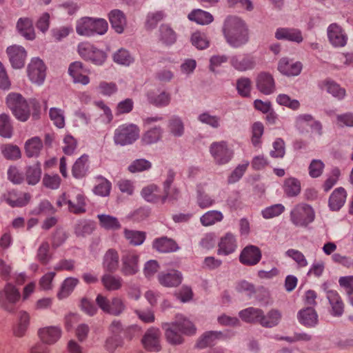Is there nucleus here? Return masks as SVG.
Returning a JSON list of instances; mask_svg holds the SVG:
<instances>
[{"label": "nucleus", "mask_w": 353, "mask_h": 353, "mask_svg": "<svg viewBox=\"0 0 353 353\" xmlns=\"http://www.w3.org/2000/svg\"><path fill=\"white\" fill-rule=\"evenodd\" d=\"M168 129L175 137H181L184 132V125L182 120L178 117H172L168 121Z\"/></svg>", "instance_id": "603ef678"}, {"label": "nucleus", "mask_w": 353, "mask_h": 353, "mask_svg": "<svg viewBox=\"0 0 353 353\" xmlns=\"http://www.w3.org/2000/svg\"><path fill=\"white\" fill-rule=\"evenodd\" d=\"M152 167L150 161L144 159L133 161L128 166V170L132 172H139L149 170Z\"/></svg>", "instance_id": "bf43d9fd"}, {"label": "nucleus", "mask_w": 353, "mask_h": 353, "mask_svg": "<svg viewBox=\"0 0 353 353\" xmlns=\"http://www.w3.org/2000/svg\"><path fill=\"white\" fill-rule=\"evenodd\" d=\"M327 299L330 314L334 316H341L344 312L345 304L339 294L336 290H329Z\"/></svg>", "instance_id": "2eb2a0df"}, {"label": "nucleus", "mask_w": 353, "mask_h": 353, "mask_svg": "<svg viewBox=\"0 0 353 353\" xmlns=\"http://www.w3.org/2000/svg\"><path fill=\"white\" fill-rule=\"evenodd\" d=\"M224 338L221 332H208L198 341L197 346L199 348H205L209 346L214 345L216 342Z\"/></svg>", "instance_id": "473e14b6"}, {"label": "nucleus", "mask_w": 353, "mask_h": 353, "mask_svg": "<svg viewBox=\"0 0 353 353\" xmlns=\"http://www.w3.org/2000/svg\"><path fill=\"white\" fill-rule=\"evenodd\" d=\"M78 52L84 60L90 61L95 65H101L106 59V54L103 51L89 43H81L78 46Z\"/></svg>", "instance_id": "423d86ee"}, {"label": "nucleus", "mask_w": 353, "mask_h": 353, "mask_svg": "<svg viewBox=\"0 0 353 353\" xmlns=\"http://www.w3.org/2000/svg\"><path fill=\"white\" fill-rule=\"evenodd\" d=\"M161 333L159 328L152 327L146 330L141 339L144 348L150 352H159L161 349Z\"/></svg>", "instance_id": "1a4fd4ad"}, {"label": "nucleus", "mask_w": 353, "mask_h": 353, "mask_svg": "<svg viewBox=\"0 0 353 353\" xmlns=\"http://www.w3.org/2000/svg\"><path fill=\"white\" fill-rule=\"evenodd\" d=\"M183 280L181 274L175 270H172L166 273H162L159 276V283L168 288L179 286Z\"/></svg>", "instance_id": "393cba45"}, {"label": "nucleus", "mask_w": 353, "mask_h": 353, "mask_svg": "<svg viewBox=\"0 0 353 353\" xmlns=\"http://www.w3.org/2000/svg\"><path fill=\"white\" fill-rule=\"evenodd\" d=\"M43 148L41 139L38 137H32L25 143V153L29 158L37 157L39 155Z\"/></svg>", "instance_id": "c756f323"}, {"label": "nucleus", "mask_w": 353, "mask_h": 353, "mask_svg": "<svg viewBox=\"0 0 353 353\" xmlns=\"http://www.w3.org/2000/svg\"><path fill=\"white\" fill-rule=\"evenodd\" d=\"M17 29L26 39L33 40L35 38V32L32 20L28 17L19 19L17 23Z\"/></svg>", "instance_id": "a878e982"}, {"label": "nucleus", "mask_w": 353, "mask_h": 353, "mask_svg": "<svg viewBox=\"0 0 353 353\" xmlns=\"http://www.w3.org/2000/svg\"><path fill=\"white\" fill-rule=\"evenodd\" d=\"M1 152L3 157L8 160H17L21 158V150L17 145L6 144L2 145Z\"/></svg>", "instance_id": "864d4df0"}, {"label": "nucleus", "mask_w": 353, "mask_h": 353, "mask_svg": "<svg viewBox=\"0 0 353 353\" xmlns=\"http://www.w3.org/2000/svg\"><path fill=\"white\" fill-rule=\"evenodd\" d=\"M94 222L87 220L79 221L74 225V233L77 236H85L91 234L95 230Z\"/></svg>", "instance_id": "37998d69"}, {"label": "nucleus", "mask_w": 353, "mask_h": 353, "mask_svg": "<svg viewBox=\"0 0 353 353\" xmlns=\"http://www.w3.org/2000/svg\"><path fill=\"white\" fill-rule=\"evenodd\" d=\"M172 323L176 324V327L183 334L192 335L196 332V327L192 322L181 315L177 316L176 321Z\"/></svg>", "instance_id": "4c0bfd02"}, {"label": "nucleus", "mask_w": 353, "mask_h": 353, "mask_svg": "<svg viewBox=\"0 0 353 353\" xmlns=\"http://www.w3.org/2000/svg\"><path fill=\"white\" fill-rule=\"evenodd\" d=\"M68 72L75 83L86 85L90 81L89 77L87 75L89 73V70L84 68L83 63L80 61H75L71 63L68 68Z\"/></svg>", "instance_id": "a211bd4d"}, {"label": "nucleus", "mask_w": 353, "mask_h": 353, "mask_svg": "<svg viewBox=\"0 0 353 353\" xmlns=\"http://www.w3.org/2000/svg\"><path fill=\"white\" fill-rule=\"evenodd\" d=\"M92 18L83 17L79 19L76 26V31L79 35H92Z\"/></svg>", "instance_id": "a18cd8bd"}, {"label": "nucleus", "mask_w": 353, "mask_h": 353, "mask_svg": "<svg viewBox=\"0 0 353 353\" xmlns=\"http://www.w3.org/2000/svg\"><path fill=\"white\" fill-rule=\"evenodd\" d=\"M28 75L30 80L38 85L43 83L46 76V67L43 61L38 57L32 59L28 65Z\"/></svg>", "instance_id": "6e6552de"}, {"label": "nucleus", "mask_w": 353, "mask_h": 353, "mask_svg": "<svg viewBox=\"0 0 353 353\" xmlns=\"http://www.w3.org/2000/svg\"><path fill=\"white\" fill-rule=\"evenodd\" d=\"M21 294L19 290L12 285L8 284L3 291L0 292V304L8 311H12L13 307L10 304H14L19 301Z\"/></svg>", "instance_id": "9b49d317"}, {"label": "nucleus", "mask_w": 353, "mask_h": 353, "mask_svg": "<svg viewBox=\"0 0 353 353\" xmlns=\"http://www.w3.org/2000/svg\"><path fill=\"white\" fill-rule=\"evenodd\" d=\"M159 192V188L157 185L150 184L142 189L141 195L148 202L153 203H161L162 195Z\"/></svg>", "instance_id": "72a5a7b5"}, {"label": "nucleus", "mask_w": 353, "mask_h": 353, "mask_svg": "<svg viewBox=\"0 0 353 353\" xmlns=\"http://www.w3.org/2000/svg\"><path fill=\"white\" fill-rule=\"evenodd\" d=\"M218 245V253L228 255L235 250L236 248V241L232 233L228 232L221 238Z\"/></svg>", "instance_id": "bb28decb"}, {"label": "nucleus", "mask_w": 353, "mask_h": 353, "mask_svg": "<svg viewBox=\"0 0 353 353\" xmlns=\"http://www.w3.org/2000/svg\"><path fill=\"white\" fill-rule=\"evenodd\" d=\"M275 37L279 40H288L296 43L303 41V36L301 30L296 28H280L275 32Z\"/></svg>", "instance_id": "b1692460"}, {"label": "nucleus", "mask_w": 353, "mask_h": 353, "mask_svg": "<svg viewBox=\"0 0 353 353\" xmlns=\"http://www.w3.org/2000/svg\"><path fill=\"white\" fill-rule=\"evenodd\" d=\"M323 83L327 91L334 97L342 99L345 96V90L336 82L331 80H326Z\"/></svg>", "instance_id": "8fccbe9b"}, {"label": "nucleus", "mask_w": 353, "mask_h": 353, "mask_svg": "<svg viewBox=\"0 0 353 353\" xmlns=\"http://www.w3.org/2000/svg\"><path fill=\"white\" fill-rule=\"evenodd\" d=\"M285 211V207L282 204H275L266 208L263 212L265 219H271L277 216Z\"/></svg>", "instance_id": "774afa93"}, {"label": "nucleus", "mask_w": 353, "mask_h": 353, "mask_svg": "<svg viewBox=\"0 0 353 353\" xmlns=\"http://www.w3.org/2000/svg\"><path fill=\"white\" fill-rule=\"evenodd\" d=\"M125 238L129 243L134 245H139L143 243L145 239V232L125 229L123 231Z\"/></svg>", "instance_id": "09e8293b"}, {"label": "nucleus", "mask_w": 353, "mask_h": 353, "mask_svg": "<svg viewBox=\"0 0 353 353\" xmlns=\"http://www.w3.org/2000/svg\"><path fill=\"white\" fill-rule=\"evenodd\" d=\"M299 322L305 327H313L319 323V315L316 310L312 307H306L297 313Z\"/></svg>", "instance_id": "4468645a"}, {"label": "nucleus", "mask_w": 353, "mask_h": 353, "mask_svg": "<svg viewBox=\"0 0 353 353\" xmlns=\"http://www.w3.org/2000/svg\"><path fill=\"white\" fill-rule=\"evenodd\" d=\"M276 102L283 106H286L293 110H296L300 107V103L296 99H291L288 95L280 94L276 97Z\"/></svg>", "instance_id": "13d9d810"}, {"label": "nucleus", "mask_w": 353, "mask_h": 353, "mask_svg": "<svg viewBox=\"0 0 353 353\" xmlns=\"http://www.w3.org/2000/svg\"><path fill=\"white\" fill-rule=\"evenodd\" d=\"M152 247L157 251L163 253L176 252L179 249L176 242L167 236L155 239Z\"/></svg>", "instance_id": "4be33fe9"}, {"label": "nucleus", "mask_w": 353, "mask_h": 353, "mask_svg": "<svg viewBox=\"0 0 353 353\" xmlns=\"http://www.w3.org/2000/svg\"><path fill=\"white\" fill-rule=\"evenodd\" d=\"M223 218L222 213L216 210H211L205 213L200 219L202 225L209 226L221 221Z\"/></svg>", "instance_id": "3c124183"}, {"label": "nucleus", "mask_w": 353, "mask_h": 353, "mask_svg": "<svg viewBox=\"0 0 353 353\" xmlns=\"http://www.w3.org/2000/svg\"><path fill=\"white\" fill-rule=\"evenodd\" d=\"M78 279L75 278L70 277L66 279L62 284L59 296L63 297L68 296L71 292L73 291L74 288L78 284Z\"/></svg>", "instance_id": "69168bd1"}, {"label": "nucleus", "mask_w": 353, "mask_h": 353, "mask_svg": "<svg viewBox=\"0 0 353 353\" xmlns=\"http://www.w3.org/2000/svg\"><path fill=\"white\" fill-rule=\"evenodd\" d=\"M252 82L248 78H241L236 82V89L239 94L243 97L250 95Z\"/></svg>", "instance_id": "052dcab7"}, {"label": "nucleus", "mask_w": 353, "mask_h": 353, "mask_svg": "<svg viewBox=\"0 0 353 353\" xmlns=\"http://www.w3.org/2000/svg\"><path fill=\"white\" fill-rule=\"evenodd\" d=\"M210 152L217 165L228 163L233 157V151L225 141L214 142L210 145Z\"/></svg>", "instance_id": "0eeeda50"}, {"label": "nucleus", "mask_w": 353, "mask_h": 353, "mask_svg": "<svg viewBox=\"0 0 353 353\" xmlns=\"http://www.w3.org/2000/svg\"><path fill=\"white\" fill-rule=\"evenodd\" d=\"M97 218L101 228L107 230H117L121 228V224L117 218L108 214H99Z\"/></svg>", "instance_id": "a19ab883"}, {"label": "nucleus", "mask_w": 353, "mask_h": 353, "mask_svg": "<svg viewBox=\"0 0 353 353\" xmlns=\"http://www.w3.org/2000/svg\"><path fill=\"white\" fill-rule=\"evenodd\" d=\"M180 197V190L176 187L170 186V188H163V195L161 197V203L163 204L167 200L174 201Z\"/></svg>", "instance_id": "0e129e2a"}, {"label": "nucleus", "mask_w": 353, "mask_h": 353, "mask_svg": "<svg viewBox=\"0 0 353 353\" xmlns=\"http://www.w3.org/2000/svg\"><path fill=\"white\" fill-rule=\"evenodd\" d=\"M198 120L213 128H218L220 126L221 118L218 116L211 115L208 112L199 114Z\"/></svg>", "instance_id": "680f3d73"}, {"label": "nucleus", "mask_w": 353, "mask_h": 353, "mask_svg": "<svg viewBox=\"0 0 353 353\" xmlns=\"http://www.w3.org/2000/svg\"><path fill=\"white\" fill-rule=\"evenodd\" d=\"M41 176V168L39 163H34L26 168V180L29 185L37 184L40 181Z\"/></svg>", "instance_id": "ea45409f"}, {"label": "nucleus", "mask_w": 353, "mask_h": 353, "mask_svg": "<svg viewBox=\"0 0 353 353\" xmlns=\"http://www.w3.org/2000/svg\"><path fill=\"white\" fill-rule=\"evenodd\" d=\"M327 37L330 43L335 48L345 46L348 39L345 30L336 23H331L328 26Z\"/></svg>", "instance_id": "9d476101"}, {"label": "nucleus", "mask_w": 353, "mask_h": 353, "mask_svg": "<svg viewBox=\"0 0 353 353\" xmlns=\"http://www.w3.org/2000/svg\"><path fill=\"white\" fill-rule=\"evenodd\" d=\"M263 310L254 307H249L239 313L241 319L248 323H259L261 324Z\"/></svg>", "instance_id": "e433bc0d"}, {"label": "nucleus", "mask_w": 353, "mask_h": 353, "mask_svg": "<svg viewBox=\"0 0 353 353\" xmlns=\"http://www.w3.org/2000/svg\"><path fill=\"white\" fill-rule=\"evenodd\" d=\"M108 17L112 28L117 33H122L126 26V19L123 12L119 10H113L109 13Z\"/></svg>", "instance_id": "cd10ccee"}, {"label": "nucleus", "mask_w": 353, "mask_h": 353, "mask_svg": "<svg viewBox=\"0 0 353 353\" xmlns=\"http://www.w3.org/2000/svg\"><path fill=\"white\" fill-rule=\"evenodd\" d=\"M312 208L305 203L296 205L290 212V221L297 227H307L314 219Z\"/></svg>", "instance_id": "20e7f679"}, {"label": "nucleus", "mask_w": 353, "mask_h": 353, "mask_svg": "<svg viewBox=\"0 0 353 353\" xmlns=\"http://www.w3.org/2000/svg\"><path fill=\"white\" fill-rule=\"evenodd\" d=\"M163 130L159 126H155L145 132L141 137L143 145H150L159 141L162 137Z\"/></svg>", "instance_id": "f704fd0d"}, {"label": "nucleus", "mask_w": 353, "mask_h": 353, "mask_svg": "<svg viewBox=\"0 0 353 353\" xmlns=\"http://www.w3.org/2000/svg\"><path fill=\"white\" fill-rule=\"evenodd\" d=\"M49 115L50 119L53 121L54 124L62 128L65 125V119L63 111L59 108H52L50 109Z\"/></svg>", "instance_id": "e2e57ef3"}, {"label": "nucleus", "mask_w": 353, "mask_h": 353, "mask_svg": "<svg viewBox=\"0 0 353 353\" xmlns=\"http://www.w3.org/2000/svg\"><path fill=\"white\" fill-rule=\"evenodd\" d=\"M281 313L279 310L272 309L267 314L262 312L261 325L265 327H272L279 324L281 319Z\"/></svg>", "instance_id": "2f4dec72"}, {"label": "nucleus", "mask_w": 353, "mask_h": 353, "mask_svg": "<svg viewBox=\"0 0 353 353\" xmlns=\"http://www.w3.org/2000/svg\"><path fill=\"white\" fill-rule=\"evenodd\" d=\"M12 134V126L8 115L0 114V135L5 138L11 137Z\"/></svg>", "instance_id": "6e6d98bb"}, {"label": "nucleus", "mask_w": 353, "mask_h": 353, "mask_svg": "<svg viewBox=\"0 0 353 353\" xmlns=\"http://www.w3.org/2000/svg\"><path fill=\"white\" fill-rule=\"evenodd\" d=\"M283 190L288 196H296L301 192V183L295 178L287 179L284 182Z\"/></svg>", "instance_id": "c03bdc74"}, {"label": "nucleus", "mask_w": 353, "mask_h": 353, "mask_svg": "<svg viewBox=\"0 0 353 353\" xmlns=\"http://www.w3.org/2000/svg\"><path fill=\"white\" fill-rule=\"evenodd\" d=\"M30 199L29 193L15 190L9 191L2 196V199L12 208L23 207L29 203Z\"/></svg>", "instance_id": "f8f14e48"}, {"label": "nucleus", "mask_w": 353, "mask_h": 353, "mask_svg": "<svg viewBox=\"0 0 353 353\" xmlns=\"http://www.w3.org/2000/svg\"><path fill=\"white\" fill-rule=\"evenodd\" d=\"M188 17L190 21L201 25L209 24L214 19L210 13L200 9L194 10L188 14Z\"/></svg>", "instance_id": "58836bf2"}, {"label": "nucleus", "mask_w": 353, "mask_h": 353, "mask_svg": "<svg viewBox=\"0 0 353 353\" xmlns=\"http://www.w3.org/2000/svg\"><path fill=\"white\" fill-rule=\"evenodd\" d=\"M41 340L47 344L57 342L61 336V330L57 326H47L39 330Z\"/></svg>", "instance_id": "412c9836"}, {"label": "nucleus", "mask_w": 353, "mask_h": 353, "mask_svg": "<svg viewBox=\"0 0 353 353\" xmlns=\"http://www.w3.org/2000/svg\"><path fill=\"white\" fill-rule=\"evenodd\" d=\"M140 135L139 128L134 123H125L119 125L114 131V141L121 146L134 143Z\"/></svg>", "instance_id": "7ed1b4c3"}, {"label": "nucleus", "mask_w": 353, "mask_h": 353, "mask_svg": "<svg viewBox=\"0 0 353 353\" xmlns=\"http://www.w3.org/2000/svg\"><path fill=\"white\" fill-rule=\"evenodd\" d=\"M347 194L344 188L335 189L329 199V206L332 210L337 211L344 205Z\"/></svg>", "instance_id": "c85d7f7f"}, {"label": "nucleus", "mask_w": 353, "mask_h": 353, "mask_svg": "<svg viewBox=\"0 0 353 353\" xmlns=\"http://www.w3.org/2000/svg\"><path fill=\"white\" fill-rule=\"evenodd\" d=\"M325 165L319 159H313L308 168L310 176L312 178L320 176L323 171Z\"/></svg>", "instance_id": "338daca9"}, {"label": "nucleus", "mask_w": 353, "mask_h": 353, "mask_svg": "<svg viewBox=\"0 0 353 353\" xmlns=\"http://www.w3.org/2000/svg\"><path fill=\"white\" fill-rule=\"evenodd\" d=\"M230 63L232 67L239 71L252 70L256 64L254 58L250 54L233 56L230 59Z\"/></svg>", "instance_id": "5701e85b"}, {"label": "nucleus", "mask_w": 353, "mask_h": 353, "mask_svg": "<svg viewBox=\"0 0 353 353\" xmlns=\"http://www.w3.org/2000/svg\"><path fill=\"white\" fill-rule=\"evenodd\" d=\"M6 52L13 68L19 69L23 67L27 53L22 46H11Z\"/></svg>", "instance_id": "dca6fc26"}, {"label": "nucleus", "mask_w": 353, "mask_h": 353, "mask_svg": "<svg viewBox=\"0 0 353 353\" xmlns=\"http://www.w3.org/2000/svg\"><path fill=\"white\" fill-rule=\"evenodd\" d=\"M176 324L172 323L168 324V328L165 331L166 340L172 345H179L183 342L182 336L177 332Z\"/></svg>", "instance_id": "de8ad7c7"}, {"label": "nucleus", "mask_w": 353, "mask_h": 353, "mask_svg": "<svg viewBox=\"0 0 353 353\" xmlns=\"http://www.w3.org/2000/svg\"><path fill=\"white\" fill-rule=\"evenodd\" d=\"M223 32L226 41L233 48L241 47L249 40L245 23L235 16H230L226 19Z\"/></svg>", "instance_id": "f03ea898"}, {"label": "nucleus", "mask_w": 353, "mask_h": 353, "mask_svg": "<svg viewBox=\"0 0 353 353\" xmlns=\"http://www.w3.org/2000/svg\"><path fill=\"white\" fill-rule=\"evenodd\" d=\"M30 323V315L26 312H21L19 314V322L14 330V334L17 336H22Z\"/></svg>", "instance_id": "5fc2aeb1"}, {"label": "nucleus", "mask_w": 353, "mask_h": 353, "mask_svg": "<svg viewBox=\"0 0 353 353\" xmlns=\"http://www.w3.org/2000/svg\"><path fill=\"white\" fill-rule=\"evenodd\" d=\"M111 183L105 178L99 176L97 178V184L94 188V192L96 194L105 196L110 194Z\"/></svg>", "instance_id": "4d7b16f0"}, {"label": "nucleus", "mask_w": 353, "mask_h": 353, "mask_svg": "<svg viewBox=\"0 0 353 353\" xmlns=\"http://www.w3.org/2000/svg\"><path fill=\"white\" fill-rule=\"evenodd\" d=\"M97 306L105 314L119 316L125 308L123 300L119 296H114L110 300L103 294H98L96 298Z\"/></svg>", "instance_id": "39448f33"}, {"label": "nucleus", "mask_w": 353, "mask_h": 353, "mask_svg": "<svg viewBox=\"0 0 353 353\" xmlns=\"http://www.w3.org/2000/svg\"><path fill=\"white\" fill-rule=\"evenodd\" d=\"M86 196L79 191L77 193L70 194L68 201V211L74 214H81L86 212Z\"/></svg>", "instance_id": "ddd939ff"}, {"label": "nucleus", "mask_w": 353, "mask_h": 353, "mask_svg": "<svg viewBox=\"0 0 353 353\" xmlns=\"http://www.w3.org/2000/svg\"><path fill=\"white\" fill-rule=\"evenodd\" d=\"M256 88L261 93L268 95L275 90V83L272 74L268 72H261L256 80Z\"/></svg>", "instance_id": "f3484780"}, {"label": "nucleus", "mask_w": 353, "mask_h": 353, "mask_svg": "<svg viewBox=\"0 0 353 353\" xmlns=\"http://www.w3.org/2000/svg\"><path fill=\"white\" fill-rule=\"evenodd\" d=\"M101 282L104 288L110 292L119 290L123 285L121 278L112 274H105L101 279Z\"/></svg>", "instance_id": "c9c22d12"}, {"label": "nucleus", "mask_w": 353, "mask_h": 353, "mask_svg": "<svg viewBox=\"0 0 353 353\" xmlns=\"http://www.w3.org/2000/svg\"><path fill=\"white\" fill-rule=\"evenodd\" d=\"M88 156L82 155L74 163L72 166V173L76 179H81L85 176L88 170Z\"/></svg>", "instance_id": "7c9ffc66"}, {"label": "nucleus", "mask_w": 353, "mask_h": 353, "mask_svg": "<svg viewBox=\"0 0 353 353\" xmlns=\"http://www.w3.org/2000/svg\"><path fill=\"white\" fill-rule=\"evenodd\" d=\"M159 39L165 45H172L176 41V34L168 24H162L159 28Z\"/></svg>", "instance_id": "79ce46f5"}, {"label": "nucleus", "mask_w": 353, "mask_h": 353, "mask_svg": "<svg viewBox=\"0 0 353 353\" xmlns=\"http://www.w3.org/2000/svg\"><path fill=\"white\" fill-rule=\"evenodd\" d=\"M261 258L259 248L254 245L245 247L241 253L240 261L243 264L256 265Z\"/></svg>", "instance_id": "aec40b11"}, {"label": "nucleus", "mask_w": 353, "mask_h": 353, "mask_svg": "<svg viewBox=\"0 0 353 353\" xmlns=\"http://www.w3.org/2000/svg\"><path fill=\"white\" fill-rule=\"evenodd\" d=\"M6 105L14 116L19 121H28L32 110V119L37 120L39 118L41 105L36 99L27 101L24 97L18 93H10L6 97Z\"/></svg>", "instance_id": "f257e3e1"}, {"label": "nucleus", "mask_w": 353, "mask_h": 353, "mask_svg": "<svg viewBox=\"0 0 353 353\" xmlns=\"http://www.w3.org/2000/svg\"><path fill=\"white\" fill-rule=\"evenodd\" d=\"M302 63L299 61L293 62L288 58H282L278 63V70L285 76H297L302 70Z\"/></svg>", "instance_id": "6ab92c4d"}, {"label": "nucleus", "mask_w": 353, "mask_h": 353, "mask_svg": "<svg viewBox=\"0 0 353 353\" xmlns=\"http://www.w3.org/2000/svg\"><path fill=\"white\" fill-rule=\"evenodd\" d=\"M148 98L150 103L158 107L166 106L170 101V95L165 92H162L159 94L152 92H149Z\"/></svg>", "instance_id": "49530a36"}]
</instances>
